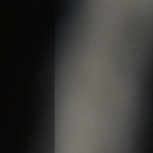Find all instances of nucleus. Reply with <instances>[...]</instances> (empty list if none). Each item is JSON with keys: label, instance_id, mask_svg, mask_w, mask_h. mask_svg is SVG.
I'll use <instances>...</instances> for the list:
<instances>
[{"label": "nucleus", "instance_id": "nucleus-1", "mask_svg": "<svg viewBox=\"0 0 153 153\" xmlns=\"http://www.w3.org/2000/svg\"><path fill=\"white\" fill-rule=\"evenodd\" d=\"M53 101L51 103V105L52 106L53 109L51 111L52 113V125L51 126V127H52V133L53 134H54V92H53Z\"/></svg>", "mask_w": 153, "mask_h": 153}, {"label": "nucleus", "instance_id": "nucleus-2", "mask_svg": "<svg viewBox=\"0 0 153 153\" xmlns=\"http://www.w3.org/2000/svg\"><path fill=\"white\" fill-rule=\"evenodd\" d=\"M53 151H54V149H53V151L52 152L51 151V153H54Z\"/></svg>", "mask_w": 153, "mask_h": 153}, {"label": "nucleus", "instance_id": "nucleus-3", "mask_svg": "<svg viewBox=\"0 0 153 153\" xmlns=\"http://www.w3.org/2000/svg\"><path fill=\"white\" fill-rule=\"evenodd\" d=\"M54 139H53V144Z\"/></svg>", "mask_w": 153, "mask_h": 153}]
</instances>
